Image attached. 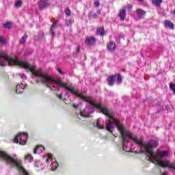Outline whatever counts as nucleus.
Instances as JSON below:
<instances>
[{
	"mask_svg": "<svg viewBox=\"0 0 175 175\" xmlns=\"http://www.w3.org/2000/svg\"><path fill=\"white\" fill-rule=\"evenodd\" d=\"M43 161H45L46 163L51 162V164L47 165L48 169L49 170H55L57 167H58V163L55 161V159L53 157V154H47L43 156L42 157Z\"/></svg>",
	"mask_w": 175,
	"mask_h": 175,
	"instance_id": "f257e3e1",
	"label": "nucleus"
},
{
	"mask_svg": "<svg viewBox=\"0 0 175 175\" xmlns=\"http://www.w3.org/2000/svg\"><path fill=\"white\" fill-rule=\"evenodd\" d=\"M27 139H28L27 133H18L14 138V143H19V144H21V146H24V144L27 143Z\"/></svg>",
	"mask_w": 175,
	"mask_h": 175,
	"instance_id": "f03ea898",
	"label": "nucleus"
},
{
	"mask_svg": "<svg viewBox=\"0 0 175 175\" xmlns=\"http://www.w3.org/2000/svg\"><path fill=\"white\" fill-rule=\"evenodd\" d=\"M50 5V3H49V0H40L38 3V8L40 10H43V9H46L48 6Z\"/></svg>",
	"mask_w": 175,
	"mask_h": 175,
	"instance_id": "7ed1b4c3",
	"label": "nucleus"
},
{
	"mask_svg": "<svg viewBox=\"0 0 175 175\" xmlns=\"http://www.w3.org/2000/svg\"><path fill=\"white\" fill-rule=\"evenodd\" d=\"M18 170L23 175H30L28 174V172L25 170L24 167H23V164L21 163V160L18 159Z\"/></svg>",
	"mask_w": 175,
	"mask_h": 175,
	"instance_id": "20e7f679",
	"label": "nucleus"
},
{
	"mask_svg": "<svg viewBox=\"0 0 175 175\" xmlns=\"http://www.w3.org/2000/svg\"><path fill=\"white\" fill-rule=\"evenodd\" d=\"M27 88V85L23 83L16 85V94H23L24 90Z\"/></svg>",
	"mask_w": 175,
	"mask_h": 175,
	"instance_id": "39448f33",
	"label": "nucleus"
},
{
	"mask_svg": "<svg viewBox=\"0 0 175 175\" xmlns=\"http://www.w3.org/2000/svg\"><path fill=\"white\" fill-rule=\"evenodd\" d=\"M95 42H96L95 37H87L85 40V43L88 46H92L95 44Z\"/></svg>",
	"mask_w": 175,
	"mask_h": 175,
	"instance_id": "423d86ee",
	"label": "nucleus"
},
{
	"mask_svg": "<svg viewBox=\"0 0 175 175\" xmlns=\"http://www.w3.org/2000/svg\"><path fill=\"white\" fill-rule=\"evenodd\" d=\"M118 17H120L121 21H124L125 20V17H126V12L124 9L119 11Z\"/></svg>",
	"mask_w": 175,
	"mask_h": 175,
	"instance_id": "0eeeda50",
	"label": "nucleus"
},
{
	"mask_svg": "<svg viewBox=\"0 0 175 175\" xmlns=\"http://www.w3.org/2000/svg\"><path fill=\"white\" fill-rule=\"evenodd\" d=\"M164 27L166 28H170V29H174V24L170 21H164Z\"/></svg>",
	"mask_w": 175,
	"mask_h": 175,
	"instance_id": "6e6552de",
	"label": "nucleus"
},
{
	"mask_svg": "<svg viewBox=\"0 0 175 175\" xmlns=\"http://www.w3.org/2000/svg\"><path fill=\"white\" fill-rule=\"evenodd\" d=\"M116 49V42L111 41L107 44V49L109 51H114V49Z\"/></svg>",
	"mask_w": 175,
	"mask_h": 175,
	"instance_id": "1a4fd4ad",
	"label": "nucleus"
},
{
	"mask_svg": "<svg viewBox=\"0 0 175 175\" xmlns=\"http://www.w3.org/2000/svg\"><path fill=\"white\" fill-rule=\"evenodd\" d=\"M137 14L139 18H143V17L146 16V12H144L143 10L138 9L137 10Z\"/></svg>",
	"mask_w": 175,
	"mask_h": 175,
	"instance_id": "9d476101",
	"label": "nucleus"
},
{
	"mask_svg": "<svg viewBox=\"0 0 175 175\" xmlns=\"http://www.w3.org/2000/svg\"><path fill=\"white\" fill-rule=\"evenodd\" d=\"M114 79H116V76L114 75H111L107 79L108 84L111 87H112V85H114Z\"/></svg>",
	"mask_w": 175,
	"mask_h": 175,
	"instance_id": "9b49d317",
	"label": "nucleus"
},
{
	"mask_svg": "<svg viewBox=\"0 0 175 175\" xmlns=\"http://www.w3.org/2000/svg\"><path fill=\"white\" fill-rule=\"evenodd\" d=\"M42 151H44V147L42 146H38L33 151L34 154H37L38 152H42Z\"/></svg>",
	"mask_w": 175,
	"mask_h": 175,
	"instance_id": "f8f14e48",
	"label": "nucleus"
},
{
	"mask_svg": "<svg viewBox=\"0 0 175 175\" xmlns=\"http://www.w3.org/2000/svg\"><path fill=\"white\" fill-rule=\"evenodd\" d=\"M105 33H106V31H105V29L103 27H99L97 29L96 34L100 35V36H105Z\"/></svg>",
	"mask_w": 175,
	"mask_h": 175,
	"instance_id": "ddd939ff",
	"label": "nucleus"
},
{
	"mask_svg": "<svg viewBox=\"0 0 175 175\" xmlns=\"http://www.w3.org/2000/svg\"><path fill=\"white\" fill-rule=\"evenodd\" d=\"M163 2V0H152V3L153 5H155V6H157L158 8L161 7V3Z\"/></svg>",
	"mask_w": 175,
	"mask_h": 175,
	"instance_id": "4468645a",
	"label": "nucleus"
},
{
	"mask_svg": "<svg viewBox=\"0 0 175 175\" xmlns=\"http://www.w3.org/2000/svg\"><path fill=\"white\" fill-rule=\"evenodd\" d=\"M57 27V23L55 22L51 27V33H52V38H54V36L55 35V33L54 32V29H55V27Z\"/></svg>",
	"mask_w": 175,
	"mask_h": 175,
	"instance_id": "2eb2a0df",
	"label": "nucleus"
},
{
	"mask_svg": "<svg viewBox=\"0 0 175 175\" xmlns=\"http://www.w3.org/2000/svg\"><path fill=\"white\" fill-rule=\"evenodd\" d=\"M27 39H28V36L25 34L21 39V44H25V43H27Z\"/></svg>",
	"mask_w": 175,
	"mask_h": 175,
	"instance_id": "dca6fc26",
	"label": "nucleus"
},
{
	"mask_svg": "<svg viewBox=\"0 0 175 175\" xmlns=\"http://www.w3.org/2000/svg\"><path fill=\"white\" fill-rule=\"evenodd\" d=\"M94 126H97L98 129H103L104 126L100 125V123L99 122V119L97 120L96 123H94Z\"/></svg>",
	"mask_w": 175,
	"mask_h": 175,
	"instance_id": "f3484780",
	"label": "nucleus"
},
{
	"mask_svg": "<svg viewBox=\"0 0 175 175\" xmlns=\"http://www.w3.org/2000/svg\"><path fill=\"white\" fill-rule=\"evenodd\" d=\"M13 24L11 22H6L3 23L4 28L10 29L12 27Z\"/></svg>",
	"mask_w": 175,
	"mask_h": 175,
	"instance_id": "a211bd4d",
	"label": "nucleus"
},
{
	"mask_svg": "<svg viewBox=\"0 0 175 175\" xmlns=\"http://www.w3.org/2000/svg\"><path fill=\"white\" fill-rule=\"evenodd\" d=\"M116 77H117V81L119 84H121L122 83V77H121V75L118 74L117 75H115Z\"/></svg>",
	"mask_w": 175,
	"mask_h": 175,
	"instance_id": "6ab92c4d",
	"label": "nucleus"
},
{
	"mask_svg": "<svg viewBox=\"0 0 175 175\" xmlns=\"http://www.w3.org/2000/svg\"><path fill=\"white\" fill-rule=\"evenodd\" d=\"M33 159V157L31 154H27L25 157V161H29V162H31Z\"/></svg>",
	"mask_w": 175,
	"mask_h": 175,
	"instance_id": "aec40b11",
	"label": "nucleus"
},
{
	"mask_svg": "<svg viewBox=\"0 0 175 175\" xmlns=\"http://www.w3.org/2000/svg\"><path fill=\"white\" fill-rule=\"evenodd\" d=\"M71 24H73V20L72 19H66V25L67 27H70Z\"/></svg>",
	"mask_w": 175,
	"mask_h": 175,
	"instance_id": "412c9836",
	"label": "nucleus"
},
{
	"mask_svg": "<svg viewBox=\"0 0 175 175\" xmlns=\"http://www.w3.org/2000/svg\"><path fill=\"white\" fill-rule=\"evenodd\" d=\"M0 43L3 46H5V44H6V40H5V38L2 36H0Z\"/></svg>",
	"mask_w": 175,
	"mask_h": 175,
	"instance_id": "4be33fe9",
	"label": "nucleus"
},
{
	"mask_svg": "<svg viewBox=\"0 0 175 175\" xmlns=\"http://www.w3.org/2000/svg\"><path fill=\"white\" fill-rule=\"evenodd\" d=\"M23 5V2L19 0V1H17L16 3H15V6L16 8H21V5Z\"/></svg>",
	"mask_w": 175,
	"mask_h": 175,
	"instance_id": "5701e85b",
	"label": "nucleus"
},
{
	"mask_svg": "<svg viewBox=\"0 0 175 175\" xmlns=\"http://www.w3.org/2000/svg\"><path fill=\"white\" fill-rule=\"evenodd\" d=\"M170 88L172 90L173 93L175 94V85L174 83L170 84Z\"/></svg>",
	"mask_w": 175,
	"mask_h": 175,
	"instance_id": "b1692460",
	"label": "nucleus"
},
{
	"mask_svg": "<svg viewBox=\"0 0 175 175\" xmlns=\"http://www.w3.org/2000/svg\"><path fill=\"white\" fill-rule=\"evenodd\" d=\"M94 6L95 8H99V6H100V2H99V0H94Z\"/></svg>",
	"mask_w": 175,
	"mask_h": 175,
	"instance_id": "393cba45",
	"label": "nucleus"
},
{
	"mask_svg": "<svg viewBox=\"0 0 175 175\" xmlns=\"http://www.w3.org/2000/svg\"><path fill=\"white\" fill-rule=\"evenodd\" d=\"M65 13L66 16H70L71 14L70 9H69V8H66Z\"/></svg>",
	"mask_w": 175,
	"mask_h": 175,
	"instance_id": "a878e982",
	"label": "nucleus"
},
{
	"mask_svg": "<svg viewBox=\"0 0 175 175\" xmlns=\"http://www.w3.org/2000/svg\"><path fill=\"white\" fill-rule=\"evenodd\" d=\"M20 76L21 77V79H23V80H27V75H24V74H19Z\"/></svg>",
	"mask_w": 175,
	"mask_h": 175,
	"instance_id": "bb28decb",
	"label": "nucleus"
},
{
	"mask_svg": "<svg viewBox=\"0 0 175 175\" xmlns=\"http://www.w3.org/2000/svg\"><path fill=\"white\" fill-rule=\"evenodd\" d=\"M57 96L58 97L59 99H62V94H57Z\"/></svg>",
	"mask_w": 175,
	"mask_h": 175,
	"instance_id": "cd10ccee",
	"label": "nucleus"
},
{
	"mask_svg": "<svg viewBox=\"0 0 175 175\" xmlns=\"http://www.w3.org/2000/svg\"><path fill=\"white\" fill-rule=\"evenodd\" d=\"M57 70L60 75H64V72L61 70V69L58 68Z\"/></svg>",
	"mask_w": 175,
	"mask_h": 175,
	"instance_id": "c85d7f7f",
	"label": "nucleus"
},
{
	"mask_svg": "<svg viewBox=\"0 0 175 175\" xmlns=\"http://www.w3.org/2000/svg\"><path fill=\"white\" fill-rule=\"evenodd\" d=\"M77 53H80V46H78L77 49Z\"/></svg>",
	"mask_w": 175,
	"mask_h": 175,
	"instance_id": "c756f323",
	"label": "nucleus"
},
{
	"mask_svg": "<svg viewBox=\"0 0 175 175\" xmlns=\"http://www.w3.org/2000/svg\"><path fill=\"white\" fill-rule=\"evenodd\" d=\"M96 13H97L98 14H100V10H98L97 12H96Z\"/></svg>",
	"mask_w": 175,
	"mask_h": 175,
	"instance_id": "7c9ffc66",
	"label": "nucleus"
},
{
	"mask_svg": "<svg viewBox=\"0 0 175 175\" xmlns=\"http://www.w3.org/2000/svg\"><path fill=\"white\" fill-rule=\"evenodd\" d=\"M73 107H74L75 109H77V105H73Z\"/></svg>",
	"mask_w": 175,
	"mask_h": 175,
	"instance_id": "2f4dec72",
	"label": "nucleus"
},
{
	"mask_svg": "<svg viewBox=\"0 0 175 175\" xmlns=\"http://www.w3.org/2000/svg\"><path fill=\"white\" fill-rule=\"evenodd\" d=\"M172 14L175 16V10L172 12Z\"/></svg>",
	"mask_w": 175,
	"mask_h": 175,
	"instance_id": "473e14b6",
	"label": "nucleus"
},
{
	"mask_svg": "<svg viewBox=\"0 0 175 175\" xmlns=\"http://www.w3.org/2000/svg\"><path fill=\"white\" fill-rule=\"evenodd\" d=\"M94 17H98V14H94Z\"/></svg>",
	"mask_w": 175,
	"mask_h": 175,
	"instance_id": "72a5a7b5",
	"label": "nucleus"
},
{
	"mask_svg": "<svg viewBox=\"0 0 175 175\" xmlns=\"http://www.w3.org/2000/svg\"><path fill=\"white\" fill-rule=\"evenodd\" d=\"M139 2H143V0H137Z\"/></svg>",
	"mask_w": 175,
	"mask_h": 175,
	"instance_id": "f704fd0d",
	"label": "nucleus"
},
{
	"mask_svg": "<svg viewBox=\"0 0 175 175\" xmlns=\"http://www.w3.org/2000/svg\"><path fill=\"white\" fill-rule=\"evenodd\" d=\"M77 117H79V114L77 113Z\"/></svg>",
	"mask_w": 175,
	"mask_h": 175,
	"instance_id": "c9c22d12",
	"label": "nucleus"
},
{
	"mask_svg": "<svg viewBox=\"0 0 175 175\" xmlns=\"http://www.w3.org/2000/svg\"><path fill=\"white\" fill-rule=\"evenodd\" d=\"M130 6V8H132V5H129Z\"/></svg>",
	"mask_w": 175,
	"mask_h": 175,
	"instance_id": "e433bc0d",
	"label": "nucleus"
}]
</instances>
